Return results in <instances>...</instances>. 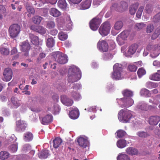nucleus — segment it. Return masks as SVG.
<instances>
[{
	"label": "nucleus",
	"instance_id": "38",
	"mask_svg": "<svg viewBox=\"0 0 160 160\" xmlns=\"http://www.w3.org/2000/svg\"><path fill=\"white\" fill-rule=\"evenodd\" d=\"M55 41L54 38L50 37L48 38L47 41V45L49 48L53 47L55 45Z\"/></svg>",
	"mask_w": 160,
	"mask_h": 160
},
{
	"label": "nucleus",
	"instance_id": "17",
	"mask_svg": "<svg viewBox=\"0 0 160 160\" xmlns=\"http://www.w3.org/2000/svg\"><path fill=\"white\" fill-rule=\"evenodd\" d=\"M40 120L42 124L47 125L52 122L53 117L51 115H47L43 118H40Z\"/></svg>",
	"mask_w": 160,
	"mask_h": 160
},
{
	"label": "nucleus",
	"instance_id": "49",
	"mask_svg": "<svg viewBox=\"0 0 160 160\" xmlns=\"http://www.w3.org/2000/svg\"><path fill=\"white\" fill-rule=\"evenodd\" d=\"M146 84V87L149 89L155 88L158 86V84L156 83L152 82H147Z\"/></svg>",
	"mask_w": 160,
	"mask_h": 160
},
{
	"label": "nucleus",
	"instance_id": "14",
	"mask_svg": "<svg viewBox=\"0 0 160 160\" xmlns=\"http://www.w3.org/2000/svg\"><path fill=\"white\" fill-rule=\"evenodd\" d=\"M3 75L4 78L3 80L4 81L8 82L12 78V70L9 68H6L3 72Z\"/></svg>",
	"mask_w": 160,
	"mask_h": 160
},
{
	"label": "nucleus",
	"instance_id": "32",
	"mask_svg": "<svg viewBox=\"0 0 160 160\" xmlns=\"http://www.w3.org/2000/svg\"><path fill=\"white\" fill-rule=\"evenodd\" d=\"M138 48V45L136 44H132L130 46L128 50V55L133 54L134 53Z\"/></svg>",
	"mask_w": 160,
	"mask_h": 160
},
{
	"label": "nucleus",
	"instance_id": "57",
	"mask_svg": "<svg viewBox=\"0 0 160 160\" xmlns=\"http://www.w3.org/2000/svg\"><path fill=\"white\" fill-rule=\"evenodd\" d=\"M143 9L144 7L143 6H141L139 8L136 13V16L137 18H141Z\"/></svg>",
	"mask_w": 160,
	"mask_h": 160
},
{
	"label": "nucleus",
	"instance_id": "6",
	"mask_svg": "<svg viewBox=\"0 0 160 160\" xmlns=\"http://www.w3.org/2000/svg\"><path fill=\"white\" fill-rule=\"evenodd\" d=\"M21 31L20 27L17 24H13L11 25L8 29V32L10 37L14 38L17 37Z\"/></svg>",
	"mask_w": 160,
	"mask_h": 160
},
{
	"label": "nucleus",
	"instance_id": "8",
	"mask_svg": "<svg viewBox=\"0 0 160 160\" xmlns=\"http://www.w3.org/2000/svg\"><path fill=\"white\" fill-rule=\"evenodd\" d=\"M110 28L109 23L105 22L101 26L99 30V33L102 36H106L109 33Z\"/></svg>",
	"mask_w": 160,
	"mask_h": 160
},
{
	"label": "nucleus",
	"instance_id": "56",
	"mask_svg": "<svg viewBox=\"0 0 160 160\" xmlns=\"http://www.w3.org/2000/svg\"><path fill=\"white\" fill-rule=\"evenodd\" d=\"M149 102L153 104L158 105L159 103V101L158 99L156 98V97L155 98H152L149 100Z\"/></svg>",
	"mask_w": 160,
	"mask_h": 160
},
{
	"label": "nucleus",
	"instance_id": "24",
	"mask_svg": "<svg viewBox=\"0 0 160 160\" xmlns=\"http://www.w3.org/2000/svg\"><path fill=\"white\" fill-rule=\"evenodd\" d=\"M31 28L41 34H44L46 32V29L41 26H32L31 27Z\"/></svg>",
	"mask_w": 160,
	"mask_h": 160
},
{
	"label": "nucleus",
	"instance_id": "18",
	"mask_svg": "<svg viewBox=\"0 0 160 160\" xmlns=\"http://www.w3.org/2000/svg\"><path fill=\"white\" fill-rule=\"evenodd\" d=\"M92 2L91 0H86L82 2L79 6L78 9L82 10H85L89 8L91 6Z\"/></svg>",
	"mask_w": 160,
	"mask_h": 160
},
{
	"label": "nucleus",
	"instance_id": "25",
	"mask_svg": "<svg viewBox=\"0 0 160 160\" xmlns=\"http://www.w3.org/2000/svg\"><path fill=\"white\" fill-rule=\"evenodd\" d=\"M137 108L141 111H147L148 109V106L144 102H142L138 103Z\"/></svg>",
	"mask_w": 160,
	"mask_h": 160
},
{
	"label": "nucleus",
	"instance_id": "33",
	"mask_svg": "<svg viewBox=\"0 0 160 160\" xmlns=\"http://www.w3.org/2000/svg\"><path fill=\"white\" fill-rule=\"evenodd\" d=\"M138 5L139 3L137 2L130 6L129 8V12L131 15H133L135 14Z\"/></svg>",
	"mask_w": 160,
	"mask_h": 160
},
{
	"label": "nucleus",
	"instance_id": "40",
	"mask_svg": "<svg viewBox=\"0 0 160 160\" xmlns=\"http://www.w3.org/2000/svg\"><path fill=\"white\" fill-rule=\"evenodd\" d=\"M58 7L62 9L66 8L67 4L65 0H59L58 2Z\"/></svg>",
	"mask_w": 160,
	"mask_h": 160
},
{
	"label": "nucleus",
	"instance_id": "45",
	"mask_svg": "<svg viewBox=\"0 0 160 160\" xmlns=\"http://www.w3.org/2000/svg\"><path fill=\"white\" fill-rule=\"evenodd\" d=\"M129 34L128 31L126 30L123 31L118 36H119L120 38L125 40L128 37Z\"/></svg>",
	"mask_w": 160,
	"mask_h": 160
},
{
	"label": "nucleus",
	"instance_id": "48",
	"mask_svg": "<svg viewBox=\"0 0 160 160\" xmlns=\"http://www.w3.org/2000/svg\"><path fill=\"white\" fill-rule=\"evenodd\" d=\"M140 94L142 96H144L146 97L150 96L149 91L145 88L142 89L141 90Z\"/></svg>",
	"mask_w": 160,
	"mask_h": 160
},
{
	"label": "nucleus",
	"instance_id": "30",
	"mask_svg": "<svg viewBox=\"0 0 160 160\" xmlns=\"http://www.w3.org/2000/svg\"><path fill=\"white\" fill-rule=\"evenodd\" d=\"M26 5L27 12H25V14H27L28 17H31V14H33L34 13L35 10L34 8L29 5L26 4Z\"/></svg>",
	"mask_w": 160,
	"mask_h": 160
},
{
	"label": "nucleus",
	"instance_id": "16",
	"mask_svg": "<svg viewBox=\"0 0 160 160\" xmlns=\"http://www.w3.org/2000/svg\"><path fill=\"white\" fill-rule=\"evenodd\" d=\"M27 126V124L25 121L19 120L16 122V129L17 131H24Z\"/></svg>",
	"mask_w": 160,
	"mask_h": 160
},
{
	"label": "nucleus",
	"instance_id": "44",
	"mask_svg": "<svg viewBox=\"0 0 160 160\" xmlns=\"http://www.w3.org/2000/svg\"><path fill=\"white\" fill-rule=\"evenodd\" d=\"M9 153L6 151H2L0 153V158L1 159L5 160L9 156Z\"/></svg>",
	"mask_w": 160,
	"mask_h": 160
},
{
	"label": "nucleus",
	"instance_id": "60",
	"mask_svg": "<svg viewBox=\"0 0 160 160\" xmlns=\"http://www.w3.org/2000/svg\"><path fill=\"white\" fill-rule=\"evenodd\" d=\"M116 40L118 44L120 45H122L124 43V39L120 38L119 36H118L116 38Z\"/></svg>",
	"mask_w": 160,
	"mask_h": 160
},
{
	"label": "nucleus",
	"instance_id": "54",
	"mask_svg": "<svg viewBox=\"0 0 160 160\" xmlns=\"http://www.w3.org/2000/svg\"><path fill=\"white\" fill-rule=\"evenodd\" d=\"M146 73L145 70L142 68H139L137 72L139 78H141L143 75H145Z\"/></svg>",
	"mask_w": 160,
	"mask_h": 160
},
{
	"label": "nucleus",
	"instance_id": "59",
	"mask_svg": "<svg viewBox=\"0 0 160 160\" xmlns=\"http://www.w3.org/2000/svg\"><path fill=\"white\" fill-rule=\"evenodd\" d=\"M113 58V55L111 54H107L103 55V59L104 60H109L112 59Z\"/></svg>",
	"mask_w": 160,
	"mask_h": 160
},
{
	"label": "nucleus",
	"instance_id": "9",
	"mask_svg": "<svg viewBox=\"0 0 160 160\" xmlns=\"http://www.w3.org/2000/svg\"><path fill=\"white\" fill-rule=\"evenodd\" d=\"M20 49L24 52V55L28 56L29 55V52L30 49V45L28 41H26L19 43Z\"/></svg>",
	"mask_w": 160,
	"mask_h": 160
},
{
	"label": "nucleus",
	"instance_id": "7",
	"mask_svg": "<svg viewBox=\"0 0 160 160\" xmlns=\"http://www.w3.org/2000/svg\"><path fill=\"white\" fill-rule=\"evenodd\" d=\"M73 88H71L70 95L75 100H79L81 98V96L77 92L78 89H80L81 88L80 84H72Z\"/></svg>",
	"mask_w": 160,
	"mask_h": 160
},
{
	"label": "nucleus",
	"instance_id": "47",
	"mask_svg": "<svg viewBox=\"0 0 160 160\" xmlns=\"http://www.w3.org/2000/svg\"><path fill=\"white\" fill-rule=\"evenodd\" d=\"M55 26V23L53 21H49L47 22L46 27L48 29L54 28Z\"/></svg>",
	"mask_w": 160,
	"mask_h": 160
},
{
	"label": "nucleus",
	"instance_id": "2",
	"mask_svg": "<svg viewBox=\"0 0 160 160\" xmlns=\"http://www.w3.org/2000/svg\"><path fill=\"white\" fill-rule=\"evenodd\" d=\"M118 117L121 122H129L132 117V112L128 109H122L119 112Z\"/></svg>",
	"mask_w": 160,
	"mask_h": 160
},
{
	"label": "nucleus",
	"instance_id": "50",
	"mask_svg": "<svg viewBox=\"0 0 160 160\" xmlns=\"http://www.w3.org/2000/svg\"><path fill=\"white\" fill-rule=\"evenodd\" d=\"M42 19V18L41 17L36 16L32 18V20L34 23L39 24L40 23Z\"/></svg>",
	"mask_w": 160,
	"mask_h": 160
},
{
	"label": "nucleus",
	"instance_id": "13",
	"mask_svg": "<svg viewBox=\"0 0 160 160\" xmlns=\"http://www.w3.org/2000/svg\"><path fill=\"white\" fill-rule=\"evenodd\" d=\"M78 142L80 146L83 148H85L89 144L88 138L85 136H81L78 139Z\"/></svg>",
	"mask_w": 160,
	"mask_h": 160
},
{
	"label": "nucleus",
	"instance_id": "35",
	"mask_svg": "<svg viewBox=\"0 0 160 160\" xmlns=\"http://www.w3.org/2000/svg\"><path fill=\"white\" fill-rule=\"evenodd\" d=\"M62 140L59 137L56 138L53 141V147L55 148L59 147L62 142Z\"/></svg>",
	"mask_w": 160,
	"mask_h": 160
},
{
	"label": "nucleus",
	"instance_id": "34",
	"mask_svg": "<svg viewBox=\"0 0 160 160\" xmlns=\"http://www.w3.org/2000/svg\"><path fill=\"white\" fill-rule=\"evenodd\" d=\"M48 151L47 150H44L39 152L38 156L40 159H45L47 158L48 155Z\"/></svg>",
	"mask_w": 160,
	"mask_h": 160
},
{
	"label": "nucleus",
	"instance_id": "46",
	"mask_svg": "<svg viewBox=\"0 0 160 160\" xmlns=\"http://www.w3.org/2000/svg\"><path fill=\"white\" fill-rule=\"evenodd\" d=\"M72 22L69 17L68 18L67 20L66 27L67 28H64L66 30H70L72 28Z\"/></svg>",
	"mask_w": 160,
	"mask_h": 160
},
{
	"label": "nucleus",
	"instance_id": "4",
	"mask_svg": "<svg viewBox=\"0 0 160 160\" xmlns=\"http://www.w3.org/2000/svg\"><path fill=\"white\" fill-rule=\"evenodd\" d=\"M52 58L60 64H64L68 62L67 56L61 52L57 51L51 54Z\"/></svg>",
	"mask_w": 160,
	"mask_h": 160
},
{
	"label": "nucleus",
	"instance_id": "27",
	"mask_svg": "<svg viewBox=\"0 0 160 160\" xmlns=\"http://www.w3.org/2000/svg\"><path fill=\"white\" fill-rule=\"evenodd\" d=\"M11 102L13 104L11 107L12 108H17L21 105V101L15 97H13L11 98Z\"/></svg>",
	"mask_w": 160,
	"mask_h": 160
},
{
	"label": "nucleus",
	"instance_id": "64",
	"mask_svg": "<svg viewBox=\"0 0 160 160\" xmlns=\"http://www.w3.org/2000/svg\"><path fill=\"white\" fill-rule=\"evenodd\" d=\"M153 19L155 22H157L159 20H160V13H159L155 15Z\"/></svg>",
	"mask_w": 160,
	"mask_h": 160
},
{
	"label": "nucleus",
	"instance_id": "52",
	"mask_svg": "<svg viewBox=\"0 0 160 160\" xmlns=\"http://www.w3.org/2000/svg\"><path fill=\"white\" fill-rule=\"evenodd\" d=\"M0 52L2 54L7 55L9 53V51L8 48L2 47L0 49Z\"/></svg>",
	"mask_w": 160,
	"mask_h": 160
},
{
	"label": "nucleus",
	"instance_id": "1",
	"mask_svg": "<svg viewBox=\"0 0 160 160\" xmlns=\"http://www.w3.org/2000/svg\"><path fill=\"white\" fill-rule=\"evenodd\" d=\"M81 77V73L79 68L73 65L68 69V81L69 82L73 83L80 79Z\"/></svg>",
	"mask_w": 160,
	"mask_h": 160
},
{
	"label": "nucleus",
	"instance_id": "31",
	"mask_svg": "<svg viewBox=\"0 0 160 160\" xmlns=\"http://www.w3.org/2000/svg\"><path fill=\"white\" fill-rule=\"evenodd\" d=\"M29 38L31 42L33 45H37L39 44V39L38 37L31 33L29 34Z\"/></svg>",
	"mask_w": 160,
	"mask_h": 160
},
{
	"label": "nucleus",
	"instance_id": "26",
	"mask_svg": "<svg viewBox=\"0 0 160 160\" xmlns=\"http://www.w3.org/2000/svg\"><path fill=\"white\" fill-rule=\"evenodd\" d=\"M50 14L52 16L57 17L61 15V12L55 8H52L49 10Z\"/></svg>",
	"mask_w": 160,
	"mask_h": 160
},
{
	"label": "nucleus",
	"instance_id": "36",
	"mask_svg": "<svg viewBox=\"0 0 160 160\" xmlns=\"http://www.w3.org/2000/svg\"><path fill=\"white\" fill-rule=\"evenodd\" d=\"M126 145V141L124 139H120L117 142V147L120 148H122L125 147Z\"/></svg>",
	"mask_w": 160,
	"mask_h": 160
},
{
	"label": "nucleus",
	"instance_id": "58",
	"mask_svg": "<svg viewBox=\"0 0 160 160\" xmlns=\"http://www.w3.org/2000/svg\"><path fill=\"white\" fill-rule=\"evenodd\" d=\"M117 136L118 138H121L126 134V132L122 130H118L117 132Z\"/></svg>",
	"mask_w": 160,
	"mask_h": 160
},
{
	"label": "nucleus",
	"instance_id": "55",
	"mask_svg": "<svg viewBox=\"0 0 160 160\" xmlns=\"http://www.w3.org/2000/svg\"><path fill=\"white\" fill-rule=\"evenodd\" d=\"M31 149V146L30 145L26 144L23 146L22 150L23 152H26L30 150Z\"/></svg>",
	"mask_w": 160,
	"mask_h": 160
},
{
	"label": "nucleus",
	"instance_id": "42",
	"mask_svg": "<svg viewBox=\"0 0 160 160\" xmlns=\"http://www.w3.org/2000/svg\"><path fill=\"white\" fill-rule=\"evenodd\" d=\"M137 135L141 138H146L150 136L149 133L144 131H139L137 133Z\"/></svg>",
	"mask_w": 160,
	"mask_h": 160
},
{
	"label": "nucleus",
	"instance_id": "43",
	"mask_svg": "<svg viewBox=\"0 0 160 160\" xmlns=\"http://www.w3.org/2000/svg\"><path fill=\"white\" fill-rule=\"evenodd\" d=\"M122 94L124 97H130L133 95V93L132 91L128 89H125L122 92Z\"/></svg>",
	"mask_w": 160,
	"mask_h": 160
},
{
	"label": "nucleus",
	"instance_id": "62",
	"mask_svg": "<svg viewBox=\"0 0 160 160\" xmlns=\"http://www.w3.org/2000/svg\"><path fill=\"white\" fill-rule=\"evenodd\" d=\"M46 55L43 53H41L39 54V56L37 59V62L38 63H39L41 62V60L45 57Z\"/></svg>",
	"mask_w": 160,
	"mask_h": 160
},
{
	"label": "nucleus",
	"instance_id": "10",
	"mask_svg": "<svg viewBox=\"0 0 160 160\" xmlns=\"http://www.w3.org/2000/svg\"><path fill=\"white\" fill-rule=\"evenodd\" d=\"M101 22V19L98 17H96L93 18L90 22V27L91 29L93 31L97 30Z\"/></svg>",
	"mask_w": 160,
	"mask_h": 160
},
{
	"label": "nucleus",
	"instance_id": "51",
	"mask_svg": "<svg viewBox=\"0 0 160 160\" xmlns=\"http://www.w3.org/2000/svg\"><path fill=\"white\" fill-rule=\"evenodd\" d=\"M9 149L11 152H16L18 149V143L15 142V143L11 145L9 147Z\"/></svg>",
	"mask_w": 160,
	"mask_h": 160
},
{
	"label": "nucleus",
	"instance_id": "12",
	"mask_svg": "<svg viewBox=\"0 0 160 160\" xmlns=\"http://www.w3.org/2000/svg\"><path fill=\"white\" fill-rule=\"evenodd\" d=\"M108 45L104 40H100L97 43V48L101 52H106L108 49Z\"/></svg>",
	"mask_w": 160,
	"mask_h": 160
},
{
	"label": "nucleus",
	"instance_id": "37",
	"mask_svg": "<svg viewBox=\"0 0 160 160\" xmlns=\"http://www.w3.org/2000/svg\"><path fill=\"white\" fill-rule=\"evenodd\" d=\"M149 78L152 80L159 81H160V74L158 72L155 73L150 76Z\"/></svg>",
	"mask_w": 160,
	"mask_h": 160
},
{
	"label": "nucleus",
	"instance_id": "61",
	"mask_svg": "<svg viewBox=\"0 0 160 160\" xmlns=\"http://www.w3.org/2000/svg\"><path fill=\"white\" fill-rule=\"evenodd\" d=\"M128 68L131 72H135L137 69V67L134 65L130 64L128 66Z\"/></svg>",
	"mask_w": 160,
	"mask_h": 160
},
{
	"label": "nucleus",
	"instance_id": "41",
	"mask_svg": "<svg viewBox=\"0 0 160 160\" xmlns=\"http://www.w3.org/2000/svg\"><path fill=\"white\" fill-rule=\"evenodd\" d=\"M154 49L156 52H157V53L154 55H150L151 57L152 58H156L159 55L160 53V46H158V45H155ZM154 53H155V52L153 53L154 54Z\"/></svg>",
	"mask_w": 160,
	"mask_h": 160
},
{
	"label": "nucleus",
	"instance_id": "19",
	"mask_svg": "<svg viewBox=\"0 0 160 160\" xmlns=\"http://www.w3.org/2000/svg\"><path fill=\"white\" fill-rule=\"evenodd\" d=\"M160 121V117L158 116H152L149 117L148 122L150 124L156 125Z\"/></svg>",
	"mask_w": 160,
	"mask_h": 160
},
{
	"label": "nucleus",
	"instance_id": "3",
	"mask_svg": "<svg viewBox=\"0 0 160 160\" xmlns=\"http://www.w3.org/2000/svg\"><path fill=\"white\" fill-rule=\"evenodd\" d=\"M123 73L122 65L116 63L113 66V72L111 76L112 78L117 80L122 79L124 78Z\"/></svg>",
	"mask_w": 160,
	"mask_h": 160
},
{
	"label": "nucleus",
	"instance_id": "53",
	"mask_svg": "<svg viewBox=\"0 0 160 160\" xmlns=\"http://www.w3.org/2000/svg\"><path fill=\"white\" fill-rule=\"evenodd\" d=\"M146 24L143 22L137 23L135 24V27L138 30H141L143 29L146 26Z\"/></svg>",
	"mask_w": 160,
	"mask_h": 160
},
{
	"label": "nucleus",
	"instance_id": "5",
	"mask_svg": "<svg viewBox=\"0 0 160 160\" xmlns=\"http://www.w3.org/2000/svg\"><path fill=\"white\" fill-rule=\"evenodd\" d=\"M117 101L119 106L122 108H128L131 107L134 102L133 100L130 97L117 99Z\"/></svg>",
	"mask_w": 160,
	"mask_h": 160
},
{
	"label": "nucleus",
	"instance_id": "39",
	"mask_svg": "<svg viewBox=\"0 0 160 160\" xmlns=\"http://www.w3.org/2000/svg\"><path fill=\"white\" fill-rule=\"evenodd\" d=\"M58 37L60 40L64 41L67 39L68 36L66 33L62 32H61L58 33Z\"/></svg>",
	"mask_w": 160,
	"mask_h": 160
},
{
	"label": "nucleus",
	"instance_id": "22",
	"mask_svg": "<svg viewBox=\"0 0 160 160\" xmlns=\"http://www.w3.org/2000/svg\"><path fill=\"white\" fill-rule=\"evenodd\" d=\"M79 115L78 110L76 107L74 108L73 109L71 110L69 112V117L73 119H77Z\"/></svg>",
	"mask_w": 160,
	"mask_h": 160
},
{
	"label": "nucleus",
	"instance_id": "21",
	"mask_svg": "<svg viewBox=\"0 0 160 160\" xmlns=\"http://www.w3.org/2000/svg\"><path fill=\"white\" fill-rule=\"evenodd\" d=\"M126 153L131 156L136 155L139 153L138 150L132 147H128L126 149Z\"/></svg>",
	"mask_w": 160,
	"mask_h": 160
},
{
	"label": "nucleus",
	"instance_id": "20",
	"mask_svg": "<svg viewBox=\"0 0 160 160\" xmlns=\"http://www.w3.org/2000/svg\"><path fill=\"white\" fill-rule=\"evenodd\" d=\"M61 101L62 103L65 105L69 106H71L73 103V101L69 99L65 95H62L61 97Z\"/></svg>",
	"mask_w": 160,
	"mask_h": 160
},
{
	"label": "nucleus",
	"instance_id": "11",
	"mask_svg": "<svg viewBox=\"0 0 160 160\" xmlns=\"http://www.w3.org/2000/svg\"><path fill=\"white\" fill-rule=\"evenodd\" d=\"M123 25V22L121 21L116 22L113 27L112 28L111 33L114 36L116 35L122 28Z\"/></svg>",
	"mask_w": 160,
	"mask_h": 160
},
{
	"label": "nucleus",
	"instance_id": "23",
	"mask_svg": "<svg viewBox=\"0 0 160 160\" xmlns=\"http://www.w3.org/2000/svg\"><path fill=\"white\" fill-rule=\"evenodd\" d=\"M60 110V108L58 104L53 105L52 107H49L48 108V110L51 111L55 115L59 113Z\"/></svg>",
	"mask_w": 160,
	"mask_h": 160
},
{
	"label": "nucleus",
	"instance_id": "63",
	"mask_svg": "<svg viewBox=\"0 0 160 160\" xmlns=\"http://www.w3.org/2000/svg\"><path fill=\"white\" fill-rule=\"evenodd\" d=\"M113 87L114 86H113L112 84L110 83H108V85L106 86V90L107 92L111 91L113 89Z\"/></svg>",
	"mask_w": 160,
	"mask_h": 160
},
{
	"label": "nucleus",
	"instance_id": "15",
	"mask_svg": "<svg viewBox=\"0 0 160 160\" xmlns=\"http://www.w3.org/2000/svg\"><path fill=\"white\" fill-rule=\"evenodd\" d=\"M128 6V4L127 2L124 1H122L121 2L119 6L117 3L114 4L112 6V8H115L116 10L119 12H123L127 8Z\"/></svg>",
	"mask_w": 160,
	"mask_h": 160
},
{
	"label": "nucleus",
	"instance_id": "28",
	"mask_svg": "<svg viewBox=\"0 0 160 160\" xmlns=\"http://www.w3.org/2000/svg\"><path fill=\"white\" fill-rule=\"evenodd\" d=\"M33 138V135L30 132H27L25 133L23 135V139L26 142L32 141Z\"/></svg>",
	"mask_w": 160,
	"mask_h": 160
},
{
	"label": "nucleus",
	"instance_id": "29",
	"mask_svg": "<svg viewBox=\"0 0 160 160\" xmlns=\"http://www.w3.org/2000/svg\"><path fill=\"white\" fill-rule=\"evenodd\" d=\"M117 160H130V158L124 152L119 153L117 157Z\"/></svg>",
	"mask_w": 160,
	"mask_h": 160
}]
</instances>
